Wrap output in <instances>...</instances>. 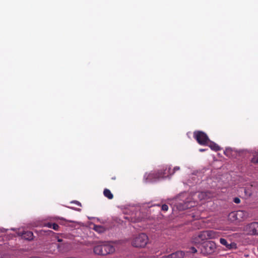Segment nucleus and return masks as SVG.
Returning a JSON list of instances; mask_svg holds the SVG:
<instances>
[{"instance_id":"1","label":"nucleus","mask_w":258,"mask_h":258,"mask_svg":"<svg viewBox=\"0 0 258 258\" xmlns=\"http://www.w3.org/2000/svg\"><path fill=\"white\" fill-rule=\"evenodd\" d=\"M212 196L213 194L209 191L197 192L194 195V198L189 196L182 203H179L177 207L180 210H185L196 206L197 202L195 200L197 197L201 201L210 199Z\"/></svg>"},{"instance_id":"2","label":"nucleus","mask_w":258,"mask_h":258,"mask_svg":"<svg viewBox=\"0 0 258 258\" xmlns=\"http://www.w3.org/2000/svg\"><path fill=\"white\" fill-rule=\"evenodd\" d=\"M93 250L96 254L106 255L113 253L115 248L110 242H104L101 244L95 246Z\"/></svg>"},{"instance_id":"3","label":"nucleus","mask_w":258,"mask_h":258,"mask_svg":"<svg viewBox=\"0 0 258 258\" xmlns=\"http://www.w3.org/2000/svg\"><path fill=\"white\" fill-rule=\"evenodd\" d=\"M148 242V237L145 233H140L133 239L132 245L136 247H144Z\"/></svg>"},{"instance_id":"4","label":"nucleus","mask_w":258,"mask_h":258,"mask_svg":"<svg viewBox=\"0 0 258 258\" xmlns=\"http://www.w3.org/2000/svg\"><path fill=\"white\" fill-rule=\"evenodd\" d=\"M169 172H171V167L170 166H168L165 169H161L157 172L150 173L147 178L149 180H152L168 177L171 175L169 174Z\"/></svg>"},{"instance_id":"5","label":"nucleus","mask_w":258,"mask_h":258,"mask_svg":"<svg viewBox=\"0 0 258 258\" xmlns=\"http://www.w3.org/2000/svg\"><path fill=\"white\" fill-rule=\"evenodd\" d=\"M247 213L242 210L234 211L230 213L229 215V219L231 221L237 222L243 221L247 218Z\"/></svg>"},{"instance_id":"6","label":"nucleus","mask_w":258,"mask_h":258,"mask_svg":"<svg viewBox=\"0 0 258 258\" xmlns=\"http://www.w3.org/2000/svg\"><path fill=\"white\" fill-rule=\"evenodd\" d=\"M221 235V233L214 230H205L201 231L198 237L202 240H207L210 239H215Z\"/></svg>"},{"instance_id":"7","label":"nucleus","mask_w":258,"mask_h":258,"mask_svg":"<svg viewBox=\"0 0 258 258\" xmlns=\"http://www.w3.org/2000/svg\"><path fill=\"white\" fill-rule=\"evenodd\" d=\"M216 249L215 242L212 241L205 242L203 243L201 247V252L204 254H211L213 253Z\"/></svg>"},{"instance_id":"8","label":"nucleus","mask_w":258,"mask_h":258,"mask_svg":"<svg viewBox=\"0 0 258 258\" xmlns=\"http://www.w3.org/2000/svg\"><path fill=\"white\" fill-rule=\"evenodd\" d=\"M194 137L198 143L201 145H208L210 141L207 134L202 131H195L194 133Z\"/></svg>"},{"instance_id":"9","label":"nucleus","mask_w":258,"mask_h":258,"mask_svg":"<svg viewBox=\"0 0 258 258\" xmlns=\"http://www.w3.org/2000/svg\"><path fill=\"white\" fill-rule=\"evenodd\" d=\"M244 230L249 235H258V222H252L244 227Z\"/></svg>"},{"instance_id":"10","label":"nucleus","mask_w":258,"mask_h":258,"mask_svg":"<svg viewBox=\"0 0 258 258\" xmlns=\"http://www.w3.org/2000/svg\"><path fill=\"white\" fill-rule=\"evenodd\" d=\"M220 242L221 244L225 246L228 249L236 248V243L234 242H231V243L228 244L227 240L224 238H221L220 239Z\"/></svg>"},{"instance_id":"11","label":"nucleus","mask_w":258,"mask_h":258,"mask_svg":"<svg viewBox=\"0 0 258 258\" xmlns=\"http://www.w3.org/2000/svg\"><path fill=\"white\" fill-rule=\"evenodd\" d=\"M22 237L25 239L31 240L33 238V233L30 231H24L22 234Z\"/></svg>"},{"instance_id":"12","label":"nucleus","mask_w":258,"mask_h":258,"mask_svg":"<svg viewBox=\"0 0 258 258\" xmlns=\"http://www.w3.org/2000/svg\"><path fill=\"white\" fill-rule=\"evenodd\" d=\"M207 145L213 151H218L221 150L220 147L213 142L210 141Z\"/></svg>"},{"instance_id":"13","label":"nucleus","mask_w":258,"mask_h":258,"mask_svg":"<svg viewBox=\"0 0 258 258\" xmlns=\"http://www.w3.org/2000/svg\"><path fill=\"white\" fill-rule=\"evenodd\" d=\"M93 229L99 233H103L105 231V228L103 226L100 225H94Z\"/></svg>"},{"instance_id":"14","label":"nucleus","mask_w":258,"mask_h":258,"mask_svg":"<svg viewBox=\"0 0 258 258\" xmlns=\"http://www.w3.org/2000/svg\"><path fill=\"white\" fill-rule=\"evenodd\" d=\"M104 196L109 200L113 198V195L108 189L105 188L103 191Z\"/></svg>"},{"instance_id":"15","label":"nucleus","mask_w":258,"mask_h":258,"mask_svg":"<svg viewBox=\"0 0 258 258\" xmlns=\"http://www.w3.org/2000/svg\"><path fill=\"white\" fill-rule=\"evenodd\" d=\"M184 256L183 252L178 251L171 254V258H183Z\"/></svg>"},{"instance_id":"16","label":"nucleus","mask_w":258,"mask_h":258,"mask_svg":"<svg viewBox=\"0 0 258 258\" xmlns=\"http://www.w3.org/2000/svg\"><path fill=\"white\" fill-rule=\"evenodd\" d=\"M251 162L254 163H258V152L254 155L251 159Z\"/></svg>"},{"instance_id":"17","label":"nucleus","mask_w":258,"mask_h":258,"mask_svg":"<svg viewBox=\"0 0 258 258\" xmlns=\"http://www.w3.org/2000/svg\"><path fill=\"white\" fill-rule=\"evenodd\" d=\"M179 167L176 166L173 169H171V172H169V174H170V175H173L176 171L179 170Z\"/></svg>"},{"instance_id":"18","label":"nucleus","mask_w":258,"mask_h":258,"mask_svg":"<svg viewBox=\"0 0 258 258\" xmlns=\"http://www.w3.org/2000/svg\"><path fill=\"white\" fill-rule=\"evenodd\" d=\"M161 209L162 211H167L168 210V205H166V204H164L161 207Z\"/></svg>"},{"instance_id":"19","label":"nucleus","mask_w":258,"mask_h":258,"mask_svg":"<svg viewBox=\"0 0 258 258\" xmlns=\"http://www.w3.org/2000/svg\"><path fill=\"white\" fill-rule=\"evenodd\" d=\"M59 226L56 224V223H53L52 225V229H54V230H58L59 229Z\"/></svg>"},{"instance_id":"20","label":"nucleus","mask_w":258,"mask_h":258,"mask_svg":"<svg viewBox=\"0 0 258 258\" xmlns=\"http://www.w3.org/2000/svg\"><path fill=\"white\" fill-rule=\"evenodd\" d=\"M189 251L191 252V253H195L196 252H197V250L196 249V248L194 247H191L190 248H189Z\"/></svg>"},{"instance_id":"21","label":"nucleus","mask_w":258,"mask_h":258,"mask_svg":"<svg viewBox=\"0 0 258 258\" xmlns=\"http://www.w3.org/2000/svg\"><path fill=\"white\" fill-rule=\"evenodd\" d=\"M233 202L236 204H239L240 203V200L237 197L234 198L233 199Z\"/></svg>"},{"instance_id":"22","label":"nucleus","mask_w":258,"mask_h":258,"mask_svg":"<svg viewBox=\"0 0 258 258\" xmlns=\"http://www.w3.org/2000/svg\"><path fill=\"white\" fill-rule=\"evenodd\" d=\"M52 224L53 223L51 222H48L45 224V226L48 228H51Z\"/></svg>"},{"instance_id":"23","label":"nucleus","mask_w":258,"mask_h":258,"mask_svg":"<svg viewBox=\"0 0 258 258\" xmlns=\"http://www.w3.org/2000/svg\"><path fill=\"white\" fill-rule=\"evenodd\" d=\"M51 246H53L54 247H57V248H58L59 247V245L57 244V243H52L51 244Z\"/></svg>"},{"instance_id":"24","label":"nucleus","mask_w":258,"mask_h":258,"mask_svg":"<svg viewBox=\"0 0 258 258\" xmlns=\"http://www.w3.org/2000/svg\"><path fill=\"white\" fill-rule=\"evenodd\" d=\"M76 203L78 205H79V206H80V205H81L80 203V202H78V201H76Z\"/></svg>"},{"instance_id":"25","label":"nucleus","mask_w":258,"mask_h":258,"mask_svg":"<svg viewBox=\"0 0 258 258\" xmlns=\"http://www.w3.org/2000/svg\"><path fill=\"white\" fill-rule=\"evenodd\" d=\"M62 241V240L61 239L58 238V239H57L58 242H61Z\"/></svg>"},{"instance_id":"26","label":"nucleus","mask_w":258,"mask_h":258,"mask_svg":"<svg viewBox=\"0 0 258 258\" xmlns=\"http://www.w3.org/2000/svg\"><path fill=\"white\" fill-rule=\"evenodd\" d=\"M30 258H41V257H38V256H32V257H30Z\"/></svg>"},{"instance_id":"27","label":"nucleus","mask_w":258,"mask_h":258,"mask_svg":"<svg viewBox=\"0 0 258 258\" xmlns=\"http://www.w3.org/2000/svg\"><path fill=\"white\" fill-rule=\"evenodd\" d=\"M111 179H113V180H115L116 179V177L115 176H114V177H112L111 178Z\"/></svg>"},{"instance_id":"28","label":"nucleus","mask_w":258,"mask_h":258,"mask_svg":"<svg viewBox=\"0 0 258 258\" xmlns=\"http://www.w3.org/2000/svg\"><path fill=\"white\" fill-rule=\"evenodd\" d=\"M205 149H200V151H205Z\"/></svg>"},{"instance_id":"29","label":"nucleus","mask_w":258,"mask_h":258,"mask_svg":"<svg viewBox=\"0 0 258 258\" xmlns=\"http://www.w3.org/2000/svg\"><path fill=\"white\" fill-rule=\"evenodd\" d=\"M49 232L50 233H53V232L52 231H49Z\"/></svg>"}]
</instances>
